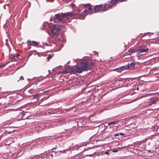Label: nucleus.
Masks as SVG:
<instances>
[{"instance_id":"obj_8","label":"nucleus","mask_w":159,"mask_h":159,"mask_svg":"<svg viewBox=\"0 0 159 159\" xmlns=\"http://www.w3.org/2000/svg\"><path fill=\"white\" fill-rule=\"evenodd\" d=\"M102 6L103 5L102 4L94 6L93 8V13H97L102 11Z\"/></svg>"},{"instance_id":"obj_4","label":"nucleus","mask_w":159,"mask_h":159,"mask_svg":"<svg viewBox=\"0 0 159 159\" xmlns=\"http://www.w3.org/2000/svg\"><path fill=\"white\" fill-rule=\"evenodd\" d=\"M92 5H91L90 3L83 4V7L86 8L84 11L87 15L88 14H93V12L92 10Z\"/></svg>"},{"instance_id":"obj_19","label":"nucleus","mask_w":159,"mask_h":159,"mask_svg":"<svg viewBox=\"0 0 159 159\" xmlns=\"http://www.w3.org/2000/svg\"><path fill=\"white\" fill-rule=\"evenodd\" d=\"M53 55V54H52V55L51 54H49L48 56V57L47 58V60H48V61H49L50 59L52 57V55Z\"/></svg>"},{"instance_id":"obj_29","label":"nucleus","mask_w":159,"mask_h":159,"mask_svg":"<svg viewBox=\"0 0 159 159\" xmlns=\"http://www.w3.org/2000/svg\"><path fill=\"white\" fill-rule=\"evenodd\" d=\"M118 135H119V134H115V136H118Z\"/></svg>"},{"instance_id":"obj_25","label":"nucleus","mask_w":159,"mask_h":159,"mask_svg":"<svg viewBox=\"0 0 159 159\" xmlns=\"http://www.w3.org/2000/svg\"><path fill=\"white\" fill-rule=\"evenodd\" d=\"M91 66H92L94 65V63L92 61L91 62Z\"/></svg>"},{"instance_id":"obj_6","label":"nucleus","mask_w":159,"mask_h":159,"mask_svg":"<svg viewBox=\"0 0 159 159\" xmlns=\"http://www.w3.org/2000/svg\"><path fill=\"white\" fill-rule=\"evenodd\" d=\"M51 32L54 36H57L59 34V28L57 27L56 25H55L51 30Z\"/></svg>"},{"instance_id":"obj_33","label":"nucleus","mask_w":159,"mask_h":159,"mask_svg":"<svg viewBox=\"0 0 159 159\" xmlns=\"http://www.w3.org/2000/svg\"><path fill=\"white\" fill-rule=\"evenodd\" d=\"M118 151L117 150H115L113 151V152H117Z\"/></svg>"},{"instance_id":"obj_16","label":"nucleus","mask_w":159,"mask_h":159,"mask_svg":"<svg viewBox=\"0 0 159 159\" xmlns=\"http://www.w3.org/2000/svg\"><path fill=\"white\" fill-rule=\"evenodd\" d=\"M119 120H117L111 122H109L108 123V125L109 126H110L111 125H115L116 124H118L119 123Z\"/></svg>"},{"instance_id":"obj_7","label":"nucleus","mask_w":159,"mask_h":159,"mask_svg":"<svg viewBox=\"0 0 159 159\" xmlns=\"http://www.w3.org/2000/svg\"><path fill=\"white\" fill-rule=\"evenodd\" d=\"M127 0H111L110 2H109V3L110 2L111 4V5H110L112 6V8L113 6H116L118 2H125L127 1Z\"/></svg>"},{"instance_id":"obj_18","label":"nucleus","mask_w":159,"mask_h":159,"mask_svg":"<svg viewBox=\"0 0 159 159\" xmlns=\"http://www.w3.org/2000/svg\"><path fill=\"white\" fill-rule=\"evenodd\" d=\"M129 52H130L131 53H135L136 52V51L135 49L132 48L129 49Z\"/></svg>"},{"instance_id":"obj_13","label":"nucleus","mask_w":159,"mask_h":159,"mask_svg":"<svg viewBox=\"0 0 159 159\" xmlns=\"http://www.w3.org/2000/svg\"><path fill=\"white\" fill-rule=\"evenodd\" d=\"M87 14H86L84 11L81 13L78 14H77V16L79 17V19H84L85 16Z\"/></svg>"},{"instance_id":"obj_22","label":"nucleus","mask_w":159,"mask_h":159,"mask_svg":"<svg viewBox=\"0 0 159 159\" xmlns=\"http://www.w3.org/2000/svg\"><path fill=\"white\" fill-rule=\"evenodd\" d=\"M126 55H129V56H130L131 55V53L129 52V50H128V52H127L126 53Z\"/></svg>"},{"instance_id":"obj_17","label":"nucleus","mask_w":159,"mask_h":159,"mask_svg":"<svg viewBox=\"0 0 159 159\" xmlns=\"http://www.w3.org/2000/svg\"><path fill=\"white\" fill-rule=\"evenodd\" d=\"M41 96V94H36L34 95L33 96L34 98H38Z\"/></svg>"},{"instance_id":"obj_35","label":"nucleus","mask_w":159,"mask_h":159,"mask_svg":"<svg viewBox=\"0 0 159 159\" xmlns=\"http://www.w3.org/2000/svg\"><path fill=\"white\" fill-rule=\"evenodd\" d=\"M73 5H72V6H71V7H73Z\"/></svg>"},{"instance_id":"obj_23","label":"nucleus","mask_w":159,"mask_h":159,"mask_svg":"<svg viewBox=\"0 0 159 159\" xmlns=\"http://www.w3.org/2000/svg\"><path fill=\"white\" fill-rule=\"evenodd\" d=\"M60 152L62 153H66V150H64L63 151H61L60 152Z\"/></svg>"},{"instance_id":"obj_14","label":"nucleus","mask_w":159,"mask_h":159,"mask_svg":"<svg viewBox=\"0 0 159 159\" xmlns=\"http://www.w3.org/2000/svg\"><path fill=\"white\" fill-rule=\"evenodd\" d=\"M27 43L29 44L35 46H38L39 44V43L36 41H32L31 42L30 40H28Z\"/></svg>"},{"instance_id":"obj_27","label":"nucleus","mask_w":159,"mask_h":159,"mask_svg":"<svg viewBox=\"0 0 159 159\" xmlns=\"http://www.w3.org/2000/svg\"><path fill=\"white\" fill-rule=\"evenodd\" d=\"M120 135H122V136L124 135H125V134H124L122 133H120Z\"/></svg>"},{"instance_id":"obj_3","label":"nucleus","mask_w":159,"mask_h":159,"mask_svg":"<svg viewBox=\"0 0 159 159\" xmlns=\"http://www.w3.org/2000/svg\"><path fill=\"white\" fill-rule=\"evenodd\" d=\"M149 50V48L145 45L143 44L139 46L138 49L136 50V53L137 54H140L142 53H148Z\"/></svg>"},{"instance_id":"obj_20","label":"nucleus","mask_w":159,"mask_h":159,"mask_svg":"<svg viewBox=\"0 0 159 159\" xmlns=\"http://www.w3.org/2000/svg\"><path fill=\"white\" fill-rule=\"evenodd\" d=\"M57 27L58 28H59L60 29H61L62 28H64V26L62 25H60Z\"/></svg>"},{"instance_id":"obj_31","label":"nucleus","mask_w":159,"mask_h":159,"mask_svg":"<svg viewBox=\"0 0 159 159\" xmlns=\"http://www.w3.org/2000/svg\"><path fill=\"white\" fill-rule=\"evenodd\" d=\"M137 90H138L139 89V87H137L136 88Z\"/></svg>"},{"instance_id":"obj_11","label":"nucleus","mask_w":159,"mask_h":159,"mask_svg":"<svg viewBox=\"0 0 159 159\" xmlns=\"http://www.w3.org/2000/svg\"><path fill=\"white\" fill-rule=\"evenodd\" d=\"M128 66L127 65H126L125 66H121L120 68H116V69H114L113 70V71H117L118 72H120V70H120L121 69V70H123L125 69H128Z\"/></svg>"},{"instance_id":"obj_26","label":"nucleus","mask_w":159,"mask_h":159,"mask_svg":"<svg viewBox=\"0 0 159 159\" xmlns=\"http://www.w3.org/2000/svg\"><path fill=\"white\" fill-rule=\"evenodd\" d=\"M20 80H24V78L23 76H21L20 78Z\"/></svg>"},{"instance_id":"obj_24","label":"nucleus","mask_w":159,"mask_h":159,"mask_svg":"<svg viewBox=\"0 0 159 159\" xmlns=\"http://www.w3.org/2000/svg\"><path fill=\"white\" fill-rule=\"evenodd\" d=\"M28 113L27 112H23L22 114L23 116H25L26 115V114Z\"/></svg>"},{"instance_id":"obj_2","label":"nucleus","mask_w":159,"mask_h":159,"mask_svg":"<svg viewBox=\"0 0 159 159\" xmlns=\"http://www.w3.org/2000/svg\"><path fill=\"white\" fill-rule=\"evenodd\" d=\"M79 68L81 73L83 71H87L91 70L89 64L86 61H84L81 62V66L79 67Z\"/></svg>"},{"instance_id":"obj_34","label":"nucleus","mask_w":159,"mask_h":159,"mask_svg":"<svg viewBox=\"0 0 159 159\" xmlns=\"http://www.w3.org/2000/svg\"><path fill=\"white\" fill-rule=\"evenodd\" d=\"M28 116L27 115V116H26V117H28Z\"/></svg>"},{"instance_id":"obj_28","label":"nucleus","mask_w":159,"mask_h":159,"mask_svg":"<svg viewBox=\"0 0 159 159\" xmlns=\"http://www.w3.org/2000/svg\"><path fill=\"white\" fill-rule=\"evenodd\" d=\"M105 154H109V152H106L105 153Z\"/></svg>"},{"instance_id":"obj_1","label":"nucleus","mask_w":159,"mask_h":159,"mask_svg":"<svg viewBox=\"0 0 159 159\" xmlns=\"http://www.w3.org/2000/svg\"><path fill=\"white\" fill-rule=\"evenodd\" d=\"M76 15L72 12H69L67 13H61L56 14L54 17L55 19L59 21H61L62 23H66L71 21L70 17H75Z\"/></svg>"},{"instance_id":"obj_21","label":"nucleus","mask_w":159,"mask_h":159,"mask_svg":"<svg viewBox=\"0 0 159 159\" xmlns=\"http://www.w3.org/2000/svg\"><path fill=\"white\" fill-rule=\"evenodd\" d=\"M6 64H3L0 65V68H2L5 67L6 66Z\"/></svg>"},{"instance_id":"obj_5","label":"nucleus","mask_w":159,"mask_h":159,"mask_svg":"<svg viewBox=\"0 0 159 159\" xmlns=\"http://www.w3.org/2000/svg\"><path fill=\"white\" fill-rule=\"evenodd\" d=\"M70 74H75L76 73H81L80 71L79 66L77 65H75L73 67L70 66Z\"/></svg>"},{"instance_id":"obj_9","label":"nucleus","mask_w":159,"mask_h":159,"mask_svg":"<svg viewBox=\"0 0 159 159\" xmlns=\"http://www.w3.org/2000/svg\"><path fill=\"white\" fill-rule=\"evenodd\" d=\"M70 66H67L66 67L65 69L63 71H59L58 73V75L60 74H66L70 73Z\"/></svg>"},{"instance_id":"obj_10","label":"nucleus","mask_w":159,"mask_h":159,"mask_svg":"<svg viewBox=\"0 0 159 159\" xmlns=\"http://www.w3.org/2000/svg\"><path fill=\"white\" fill-rule=\"evenodd\" d=\"M149 100L150 101L149 102L148 105L150 106L153 104H155L158 101L157 98L154 97H152Z\"/></svg>"},{"instance_id":"obj_12","label":"nucleus","mask_w":159,"mask_h":159,"mask_svg":"<svg viewBox=\"0 0 159 159\" xmlns=\"http://www.w3.org/2000/svg\"><path fill=\"white\" fill-rule=\"evenodd\" d=\"M110 8H112V6H110V5H107V4H105L104 5H103L102 11H106Z\"/></svg>"},{"instance_id":"obj_30","label":"nucleus","mask_w":159,"mask_h":159,"mask_svg":"<svg viewBox=\"0 0 159 159\" xmlns=\"http://www.w3.org/2000/svg\"><path fill=\"white\" fill-rule=\"evenodd\" d=\"M19 56H20V55H19V54H17V56H16V57H17V58H18V57H19Z\"/></svg>"},{"instance_id":"obj_15","label":"nucleus","mask_w":159,"mask_h":159,"mask_svg":"<svg viewBox=\"0 0 159 159\" xmlns=\"http://www.w3.org/2000/svg\"><path fill=\"white\" fill-rule=\"evenodd\" d=\"M128 69L131 70H133L135 68V63L134 62L130 63V64L128 63Z\"/></svg>"},{"instance_id":"obj_32","label":"nucleus","mask_w":159,"mask_h":159,"mask_svg":"<svg viewBox=\"0 0 159 159\" xmlns=\"http://www.w3.org/2000/svg\"><path fill=\"white\" fill-rule=\"evenodd\" d=\"M57 149V148H53L52 150H53V149Z\"/></svg>"}]
</instances>
